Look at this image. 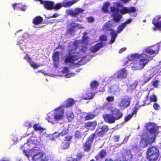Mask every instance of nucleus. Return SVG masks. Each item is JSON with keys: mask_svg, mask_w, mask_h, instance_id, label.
Instances as JSON below:
<instances>
[{"mask_svg": "<svg viewBox=\"0 0 161 161\" xmlns=\"http://www.w3.org/2000/svg\"><path fill=\"white\" fill-rule=\"evenodd\" d=\"M150 58L149 56L142 52L141 54L138 53L132 54L128 58L130 61H133L139 59V60L134 63L132 67L134 70H141L148 63Z\"/></svg>", "mask_w": 161, "mask_h": 161, "instance_id": "obj_1", "label": "nucleus"}, {"mask_svg": "<svg viewBox=\"0 0 161 161\" xmlns=\"http://www.w3.org/2000/svg\"><path fill=\"white\" fill-rule=\"evenodd\" d=\"M111 114H105L103 117L105 121L110 123H115V121L121 119L123 116V113L119 109L114 108L111 110Z\"/></svg>", "mask_w": 161, "mask_h": 161, "instance_id": "obj_2", "label": "nucleus"}, {"mask_svg": "<svg viewBox=\"0 0 161 161\" xmlns=\"http://www.w3.org/2000/svg\"><path fill=\"white\" fill-rule=\"evenodd\" d=\"M146 157L150 161H156L159 155L158 149L155 146H152L149 148L146 152Z\"/></svg>", "mask_w": 161, "mask_h": 161, "instance_id": "obj_3", "label": "nucleus"}, {"mask_svg": "<svg viewBox=\"0 0 161 161\" xmlns=\"http://www.w3.org/2000/svg\"><path fill=\"white\" fill-rule=\"evenodd\" d=\"M147 125L148 126H152L149 129L148 131L151 135H154V136L153 137L149 138L151 139V141L150 143H148V144H151L154 142L157 135L158 133V127L156 124L153 122H149L147 124Z\"/></svg>", "mask_w": 161, "mask_h": 161, "instance_id": "obj_4", "label": "nucleus"}, {"mask_svg": "<svg viewBox=\"0 0 161 161\" xmlns=\"http://www.w3.org/2000/svg\"><path fill=\"white\" fill-rule=\"evenodd\" d=\"M75 49H71L69 50L68 54L66 56L64 59V62L66 63L73 64L75 60L79 58V57L75 54Z\"/></svg>", "mask_w": 161, "mask_h": 161, "instance_id": "obj_5", "label": "nucleus"}, {"mask_svg": "<svg viewBox=\"0 0 161 161\" xmlns=\"http://www.w3.org/2000/svg\"><path fill=\"white\" fill-rule=\"evenodd\" d=\"M95 136V133H92L87 139L83 145V148L85 151L88 152L91 150Z\"/></svg>", "mask_w": 161, "mask_h": 161, "instance_id": "obj_6", "label": "nucleus"}, {"mask_svg": "<svg viewBox=\"0 0 161 161\" xmlns=\"http://www.w3.org/2000/svg\"><path fill=\"white\" fill-rule=\"evenodd\" d=\"M84 10L82 8H76L74 9L70 8L66 10L67 14L72 17H76L80 14L82 13Z\"/></svg>", "mask_w": 161, "mask_h": 161, "instance_id": "obj_7", "label": "nucleus"}, {"mask_svg": "<svg viewBox=\"0 0 161 161\" xmlns=\"http://www.w3.org/2000/svg\"><path fill=\"white\" fill-rule=\"evenodd\" d=\"M33 161H47V159L43 153L37 152L34 154L32 157Z\"/></svg>", "mask_w": 161, "mask_h": 161, "instance_id": "obj_8", "label": "nucleus"}, {"mask_svg": "<svg viewBox=\"0 0 161 161\" xmlns=\"http://www.w3.org/2000/svg\"><path fill=\"white\" fill-rule=\"evenodd\" d=\"M130 102L131 98L126 96L125 98L121 99L120 102L118 103V106L121 109H124L130 105Z\"/></svg>", "mask_w": 161, "mask_h": 161, "instance_id": "obj_9", "label": "nucleus"}, {"mask_svg": "<svg viewBox=\"0 0 161 161\" xmlns=\"http://www.w3.org/2000/svg\"><path fill=\"white\" fill-rule=\"evenodd\" d=\"M132 157L131 150L128 149H125L121 155V158L124 161L130 160L132 159Z\"/></svg>", "mask_w": 161, "mask_h": 161, "instance_id": "obj_10", "label": "nucleus"}, {"mask_svg": "<svg viewBox=\"0 0 161 161\" xmlns=\"http://www.w3.org/2000/svg\"><path fill=\"white\" fill-rule=\"evenodd\" d=\"M159 50V47L158 46H155L152 47H147L144 50L143 52L152 55L153 54L158 53Z\"/></svg>", "mask_w": 161, "mask_h": 161, "instance_id": "obj_11", "label": "nucleus"}, {"mask_svg": "<svg viewBox=\"0 0 161 161\" xmlns=\"http://www.w3.org/2000/svg\"><path fill=\"white\" fill-rule=\"evenodd\" d=\"M64 110L62 108V107H59L56 110L54 114V117L56 120L62 119L64 116Z\"/></svg>", "mask_w": 161, "mask_h": 161, "instance_id": "obj_12", "label": "nucleus"}, {"mask_svg": "<svg viewBox=\"0 0 161 161\" xmlns=\"http://www.w3.org/2000/svg\"><path fill=\"white\" fill-rule=\"evenodd\" d=\"M161 17L160 16H156L152 20V23L155 29L161 31V20L159 21Z\"/></svg>", "mask_w": 161, "mask_h": 161, "instance_id": "obj_13", "label": "nucleus"}, {"mask_svg": "<svg viewBox=\"0 0 161 161\" xmlns=\"http://www.w3.org/2000/svg\"><path fill=\"white\" fill-rule=\"evenodd\" d=\"M40 1L46 9L51 10L53 9V5L54 4L53 2L48 1H43L42 0H40Z\"/></svg>", "mask_w": 161, "mask_h": 161, "instance_id": "obj_14", "label": "nucleus"}, {"mask_svg": "<svg viewBox=\"0 0 161 161\" xmlns=\"http://www.w3.org/2000/svg\"><path fill=\"white\" fill-rule=\"evenodd\" d=\"M148 97L149 94L147 96L146 100L144 101V103L142 105L144 106L145 104L148 105L152 102H156L157 101L156 97L154 94H153L150 96V100H149Z\"/></svg>", "mask_w": 161, "mask_h": 161, "instance_id": "obj_15", "label": "nucleus"}, {"mask_svg": "<svg viewBox=\"0 0 161 161\" xmlns=\"http://www.w3.org/2000/svg\"><path fill=\"white\" fill-rule=\"evenodd\" d=\"M136 11V9L134 7H131L130 8L124 7L120 10V12L122 14L130 13H134Z\"/></svg>", "mask_w": 161, "mask_h": 161, "instance_id": "obj_16", "label": "nucleus"}, {"mask_svg": "<svg viewBox=\"0 0 161 161\" xmlns=\"http://www.w3.org/2000/svg\"><path fill=\"white\" fill-rule=\"evenodd\" d=\"M97 122L96 121H88L84 124V127L93 130L96 127Z\"/></svg>", "mask_w": 161, "mask_h": 161, "instance_id": "obj_17", "label": "nucleus"}, {"mask_svg": "<svg viewBox=\"0 0 161 161\" xmlns=\"http://www.w3.org/2000/svg\"><path fill=\"white\" fill-rule=\"evenodd\" d=\"M104 46L103 43L102 42L98 43L94 46H92L90 48V51L92 53H95Z\"/></svg>", "mask_w": 161, "mask_h": 161, "instance_id": "obj_18", "label": "nucleus"}, {"mask_svg": "<svg viewBox=\"0 0 161 161\" xmlns=\"http://www.w3.org/2000/svg\"><path fill=\"white\" fill-rule=\"evenodd\" d=\"M107 155L106 150V149H103L100 151L96 155L95 158L96 160H98L100 159L104 158Z\"/></svg>", "mask_w": 161, "mask_h": 161, "instance_id": "obj_19", "label": "nucleus"}, {"mask_svg": "<svg viewBox=\"0 0 161 161\" xmlns=\"http://www.w3.org/2000/svg\"><path fill=\"white\" fill-rule=\"evenodd\" d=\"M14 10L25 11L26 9V6L21 3H15L13 4Z\"/></svg>", "mask_w": 161, "mask_h": 161, "instance_id": "obj_20", "label": "nucleus"}, {"mask_svg": "<svg viewBox=\"0 0 161 161\" xmlns=\"http://www.w3.org/2000/svg\"><path fill=\"white\" fill-rule=\"evenodd\" d=\"M116 7L114 6L110 7L111 11L113 13V14H117L119 10V8H122L123 6V5L119 3H116Z\"/></svg>", "mask_w": 161, "mask_h": 161, "instance_id": "obj_21", "label": "nucleus"}, {"mask_svg": "<svg viewBox=\"0 0 161 161\" xmlns=\"http://www.w3.org/2000/svg\"><path fill=\"white\" fill-rule=\"evenodd\" d=\"M75 103L74 99L72 98L67 99L65 101V104L63 106V107L69 108L72 106Z\"/></svg>", "mask_w": 161, "mask_h": 161, "instance_id": "obj_22", "label": "nucleus"}, {"mask_svg": "<svg viewBox=\"0 0 161 161\" xmlns=\"http://www.w3.org/2000/svg\"><path fill=\"white\" fill-rule=\"evenodd\" d=\"M43 20V18L38 16L35 17L32 19V22L35 25H38L42 24Z\"/></svg>", "mask_w": 161, "mask_h": 161, "instance_id": "obj_23", "label": "nucleus"}, {"mask_svg": "<svg viewBox=\"0 0 161 161\" xmlns=\"http://www.w3.org/2000/svg\"><path fill=\"white\" fill-rule=\"evenodd\" d=\"M126 72V70L124 69L119 70L118 72L117 77L121 78L126 77L127 74Z\"/></svg>", "mask_w": 161, "mask_h": 161, "instance_id": "obj_24", "label": "nucleus"}, {"mask_svg": "<svg viewBox=\"0 0 161 161\" xmlns=\"http://www.w3.org/2000/svg\"><path fill=\"white\" fill-rule=\"evenodd\" d=\"M87 33L85 32L84 33L83 35L82 38V43L83 44L87 45L89 43L88 39L89 37L86 36Z\"/></svg>", "mask_w": 161, "mask_h": 161, "instance_id": "obj_25", "label": "nucleus"}, {"mask_svg": "<svg viewBox=\"0 0 161 161\" xmlns=\"http://www.w3.org/2000/svg\"><path fill=\"white\" fill-rule=\"evenodd\" d=\"M59 52L57 51L54 53L52 55V58L54 62H58L59 61Z\"/></svg>", "mask_w": 161, "mask_h": 161, "instance_id": "obj_26", "label": "nucleus"}, {"mask_svg": "<svg viewBox=\"0 0 161 161\" xmlns=\"http://www.w3.org/2000/svg\"><path fill=\"white\" fill-rule=\"evenodd\" d=\"M67 119L69 122L72 121L74 118V114L72 112H68L66 113Z\"/></svg>", "mask_w": 161, "mask_h": 161, "instance_id": "obj_27", "label": "nucleus"}, {"mask_svg": "<svg viewBox=\"0 0 161 161\" xmlns=\"http://www.w3.org/2000/svg\"><path fill=\"white\" fill-rule=\"evenodd\" d=\"M110 5V3L108 2H106L104 3L102 8V11L105 13H107L108 11V7Z\"/></svg>", "mask_w": 161, "mask_h": 161, "instance_id": "obj_28", "label": "nucleus"}, {"mask_svg": "<svg viewBox=\"0 0 161 161\" xmlns=\"http://www.w3.org/2000/svg\"><path fill=\"white\" fill-rule=\"evenodd\" d=\"M113 26V24L110 23L109 21L105 23L104 25L105 29L109 31H113V30L111 28V27Z\"/></svg>", "mask_w": 161, "mask_h": 161, "instance_id": "obj_29", "label": "nucleus"}, {"mask_svg": "<svg viewBox=\"0 0 161 161\" xmlns=\"http://www.w3.org/2000/svg\"><path fill=\"white\" fill-rule=\"evenodd\" d=\"M153 77V75L151 74H150L148 77L144 76L143 80L142 81L140 80V82L142 85H144L147 83Z\"/></svg>", "mask_w": 161, "mask_h": 161, "instance_id": "obj_30", "label": "nucleus"}, {"mask_svg": "<svg viewBox=\"0 0 161 161\" xmlns=\"http://www.w3.org/2000/svg\"><path fill=\"white\" fill-rule=\"evenodd\" d=\"M95 95V94L94 93H88L86 94V96L84 97L83 99L86 100H90L93 98Z\"/></svg>", "mask_w": 161, "mask_h": 161, "instance_id": "obj_31", "label": "nucleus"}, {"mask_svg": "<svg viewBox=\"0 0 161 161\" xmlns=\"http://www.w3.org/2000/svg\"><path fill=\"white\" fill-rule=\"evenodd\" d=\"M100 129L97 128L95 132V133L96 135H96L97 136L99 137H102L105 134H104V133L103 132V131L101 130H100ZM96 136H95L96 137Z\"/></svg>", "mask_w": 161, "mask_h": 161, "instance_id": "obj_32", "label": "nucleus"}, {"mask_svg": "<svg viewBox=\"0 0 161 161\" xmlns=\"http://www.w3.org/2000/svg\"><path fill=\"white\" fill-rule=\"evenodd\" d=\"M98 82L96 80H94L92 81L90 84V87L93 89H96L99 86Z\"/></svg>", "mask_w": 161, "mask_h": 161, "instance_id": "obj_33", "label": "nucleus"}, {"mask_svg": "<svg viewBox=\"0 0 161 161\" xmlns=\"http://www.w3.org/2000/svg\"><path fill=\"white\" fill-rule=\"evenodd\" d=\"M85 156L84 153L82 152L78 153L76 155V159L78 161L81 160Z\"/></svg>", "mask_w": 161, "mask_h": 161, "instance_id": "obj_34", "label": "nucleus"}, {"mask_svg": "<svg viewBox=\"0 0 161 161\" xmlns=\"http://www.w3.org/2000/svg\"><path fill=\"white\" fill-rule=\"evenodd\" d=\"M95 115L93 114L88 113L85 117V120H91L94 118Z\"/></svg>", "mask_w": 161, "mask_h": 161, "instance_id": "obj_35", "label": "nucleus"}, {"mask_svg": "<svg viewBox=\"0 0 161 161\" xmlns=\"http://www.w3.org/2000/svg\"><path fill=\"white\" fill-rule=\"evenodd\" d=\"M69 143L66 141H64L62 142L61 147L62 149H67L69 147Z\"/></svg>", "mask_w": 161, "mask_h": 161, "instance_id": "obj_36", "label": "nucleus"}, {"mask_svg": "<svg viewBox=\"0 0 161 161\" xmlns=\"http://www.w3.org/2000/svg\"><path fill=\"white\" fill-rule=\"evenodd\" d=\"M99 129H100L105 134L109 130L108 126L105 125H102Z\"/></svg>", "mask_w": 161, "mask_h": 161, "instance_id": "obj_37", "label": "nucleus"}, {"mask_svg": "<svg viewBox=\"0 0 161 161\" xmlns=\"http://www.w3.org/2000/svg\"><path fill=\"white\" fill-rule=\"evenodd\" d=\"M125 27L124 23H122L121 25H119L117 28V32L118 33H120Z\"/></svg>", "mask_w": 161, "mask_h": 161, "instance_id": "obj_38", "label": "nucleus"}, {"mask_svg": "<svg viewBox=\"0 0 161 161\" xmlns=\"http://www.w3.org/2000/svg\"><path fill=\"white\" fill-rule=\"evenodd\" d=\"M58 138H60V136L58 135V132H56L52 134L51 136L50 137V139L53 140H55L56 139Z\"/></svg>", "mask_w": 161, "mask_h": 161, "instance_id": "obj_39", "label": "nucleus"}, {"mask_svg": "<svg viewBox=\"0 0 161 161\" xmlns=\"http://www.w3.org/2000/svg\"><path fill=\"white\" fill-rule=\"evenodd\" d=\"M68 130L67 129H64L62 131L58 133V135H59L60 136H63L66 135L68 133Z\"/></svg>", "mask_w": 161, "mask_h": 161, "instance_id": "obj_40", "label": "nucleus"}, {"mask_svg": "<svg viewBox=\"0 0 161 161\" xmlns=\"http://www.w3.org/2000/svg\"><path fill=\"white\" fill-rule=\"evenodd\" d=\"M33 127L35 130H44V129L40 126H38L37 124H35L33 125Z\"/></svg>", "mask_w": 161, "mask_h": 161, "instance_id": "obj_41", "label": "nucleus"}, {"mask_svg": "<svg viewBox=\"0 0 161 161\" xmlns=\"http://www.w3.org/2000/svg\"><path fill=\"white\" fill-rule=\"evenodd\" d=\"M113 16L114 20L116 22L118 21L121 17L120 15L118 13L117 14H113Z\"/></svg>", "mask_w": 161, "mask_h": 161, "instance_id": "obj_42", "label": "nucleus"}, {"mask_svg": "<svg viewBox=\"0 0 161 161\" xmlns=\"http://www.w3.org/2000/svg\"><path fill=\"white\" fill-rule=\"evenodd\" d=\"M133 115H132V114H129L127 116H126L123 122L125 123L126 122L129 120L131 118L133 117Z\"/></svg>", "mask_w": 161, "mask_h": 161, "instance_id": "obj_43", "label": "nucleus"}, {"mask_svg": "<svg viewBox=\"0 0 161 161\" xmlns=\"http://www.w3.org/2000/svg\"><path fill=\"white\" fill-rule=\"evenodd\" d=\"M63 6L62 4L61 3H57L55 5H53V9L55 10H58L61 8Z\"/></svg>", "mask_w": 161, "mask_h": 161, "instance_id": "obj_44", "label": "nucleus"}, {"mask_svg": "<svg viewBox=\"0 0 161 161\" xmlns=\"http://www.w3.org/2000/svg\"><path fill=\"white\" fill-rule=\"evenodd\" d=\"M86 19L87 20V22L88 23H92L94 21V18L92 16L87 17Z\"/></svg>", "mask_w": 161, "mask_h": 161, "instance_id": "obj_45", "label": "nucleus"}, {"mask_svg": "<svg viewBox=\"0 0 161 161\" xmlns=\"http://www.w3.org/2000/svg\"><path fill=\"white\" fill-rule=\"evenodd\" d=\"M99 39L101 41L106 42L107 41V37L105 35H102L100 36Z\"/></svg>", "mask_w": 161, "mask_h": 161, "instance_id": "obj_46", "label": "nucleus"}, {"mask_svg": "<svg viewBox=\"0 0 161 161\" xmlns=\"http://www.w3.org/2000/svg\"><path fill=\"white\" fill-rule=\"evenodd\" d=\"M79 42L78 41H75L73 43V45L75 47L74 49H75V53L76 52V50L78 47Z\"/></svg>", "mask_w": 161, "mask_h": 161, "instance_id": "obj_47", "label": "nucleus"}, {"mask_svg": "<svg viewBox=\"0 0 161 161\" xmlns=\"http://www.w3.org/2000/svg\"><path fill=\"white\" fill-rule=\"evenodd\" d=\"M139 82H140V80H135L132 85H131V88L133 89L136 88L138 85Z\"/></svg>", "mask_w": 161, "mask_h": 161, "instance_id": "obj_48", "label": "nucleus"}, {"mask_svg": "<svg viewBox=\"0 0 161 161\" xmlns=\"http://www.w3.org/2000/svg\"><path fill=\"white\" fill-rule=\"evenodd\" d=\"M30 65L33 67L34 69H36L38 67L40 66V65L39 64H36L34 62L32 61L31 62V63H30Z\"/></svg>", "mask_w": 161, "mask_h": 161, "instance_id": "obj_49", "label": "nucleus"}, {"mask_svg": "<svg viewBox=\"0 0 161 161\" xmlns=\"http://www.w3.org/2000/svg\"><path fill=\"white\" fill-rule=\"evenodd\" d=\"M70 25L71 28H72L75 30V29L76 27L79 26V24H76L75 23L73 22H72L70 24Z\"/></svg>", "mask_w": 161, "mask_h": 161, "instance_id": "obj_50", "label": "nucleus"}, {"mask_svg": "<svg viewBox=\"0 0 161 161\" xmlns=\"http://www.w3.org/2000/svg\"><path fill=\"white\" fill-rule=\"evenodd\" d=\"M24 58L26 60L28 59V60H27V62L29 63H31V62L32 61V59L29 57V55H26L25 56H24Z\"/></svg>", "mask_w": 161, "mask_h": 161, "instance_id": "obj_51", "label": "nucleus"}, {"mask_svg": "<svg viewBox=\"0 0 161 161\" xmlns=\"http://www.w3.org/2000/svg\"><path fill=\"white\" fill-rule=\"evenodd\" d=\"M77 2L76 0H72L70 1H68L69 7H70L74 4L76 3Z\"/></svg>", "mask_w": 161, "mask_h": 161, "instance_id": "obj_52", "label": "nucleus"}, {"mask_svg": "<svg viewBox=\"0 0 161 161\" xmlns=\"http://www.w3.org/2000/svg\"><path fill=\"white\" fill-rule=\"evenodd\" d=\"M111 32L110 33V34L112 37H114V38H116L117 36V32L114 31H111Z\"/></svg>", "mask_w": 161, "mask_h": 161, "instance_id": "obj_53", "label": "nucleus"}, {"mask_svg": "<svg viewBox=\"0 0 161 161\" xmlns=\"http://www.w3.org/2000/svg\"><path fill=\"white\" fill-rule=\"evenodd\" d=\"M159 82V81L158 80H156L155 81H153L152 82V85L155 87H157L158 86V84Z\"/></svg>", "mask_w": 161, "mask_h": 161, "instance_id": "obj_54", "label": "nucleus"}, {"mask_svg": "<svg viewBox=\"0 0 161 161\" xmlns=\"http://www.w3.org/2000/svg\"><path fill=\"white\" fill-rule=\"evenodd\" d=\"M153 107L155 110H158L160 109V106L157 103H155L153 104Z\"/></svg>", "mask_w": 161, "mask_h": 161, "instance_id": "obj_55", "label": "nucleus"}, {"mask_svg": "<svg viewBox=\"0 0 161 161\" xmlns=\"http://www.w3.org/2000/svg\"><path fill=\"white\" fill-rule=\"evenodd\" d=\"M120 138V136L119 135H115L113 137L114 141V142H118Z\"/></svg>", "mask_w": 161, "mask_h": 161, "instance_id": "obj_56", "label": "nucleus"}, {"mask_svg": "<svg viewBox=\"0 0 161 161\" xmlns=\"http://www.w3.org/2000/svg\"><path fill=\"white\" fill-rule=\"evenodd\" d=\"M87 47L86 46H82L80 49V51L82 52L83 53H85L87 51ZM79 52L80 53V51H79Z\"/></svg>", "mask_w": 161, "mask_h": 161, "instance_id": "obj_57", "label": "nucleus"}, {"mask_svg": "<svg viewBox=\"0 0 161 161\" xmlns=\"http://www.w3.org/2000/svg\"><path fill=\"white\" fill-rule=\"evenodd\" d=\"M114 98L113 96H108L106 98V100L108 102H113Z\"/></svg>", "mask_w": 161, "mask_h": 161, "instance_id": "obj_58", "label": "nucleus"}, {"mask_svg": "<svg viewBox=\"0 0 161 161\" xmlns=\"http://www.w3.org/2000/svg\"><path fill=\"white\" fill-rule=\"evenodd\" d=\"M81 136V133L79 131H76L75 133V137L77 138H80Z\"/></svg>", "mask_w": 161, "mask_h": 161, "instance_id": "obj_59", "label": "nucleus"}, {"mask_svg": "<svg viewBox=\"0 0 161 161\" xmlns=\"http://www.w3.org/2000/svg\"><path fill=\"white\" fill-rule=\"evenodd\" d=\"M32 124L31 122H26L25 123V126L28 128L31 127Z\"/></svg>", "mask_w": 161, "mask_h": 161, "instance_id": "obj_60", "label": "nucleus"}, {"mask_svg": "<svg viewBox=\"0 0 161 161\" xmlns=\"http://www.w3.org/2000/svg\"><path fill=\"white\" fill-rule=\"evenodd\" d=\"M68 31L71 34L74 33L75 31V30L71 27L68 29Z\"/></svg>", "mask_w": 161, "mask_h": 161, "instance_id": "obj_61", "label": "nucleus"}, {"mask_svg": "<svg viewBox=\"0 0 161 161\" xmlns=\"http://www.w3.org/2000/svg\"><path fill=\"white\" fill-rule=\"evenodd\" d=\"M138 109V108H137L136 106L135 107L134 110L133 111L132 113L131 114H132V115H133L134 114H136Z\"/></svg>", "mask_w": 161, "mask_h": 161, "instance_id": "obj_62", "label": "nucleus"}, {"mask_svg": "<svg viewBox=\"0 0 161 161\" xmlns=\"http://www.w3.org/2000/svg\"><path fill=\"white\" fill-rule=\"evenodd\" d=\"M126 49V47H123L121 48H120L119 51V53L120 54L122 53L123 52L125 51Z\"/></svg>", "mask_w": 161, "mask_h": 161, "instance_id": "obj_63", "label": "nucleus"}, {"mask_svg": "<svg viewBox=\"0 0 161 161\" xmlns=\"http://www.w3.org/2000/svg\"><path fill=\"white\" fill-rule=\"evenodd\" d=\"M68 161H77V160L76 158H74L72 157H69L68 160Z\"/></svg>", "mask_w": 161, "mask_h": 161, "instance_id": "obj_64", "label": "nucleus"}]
</instances>
